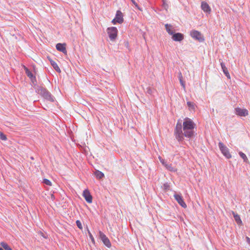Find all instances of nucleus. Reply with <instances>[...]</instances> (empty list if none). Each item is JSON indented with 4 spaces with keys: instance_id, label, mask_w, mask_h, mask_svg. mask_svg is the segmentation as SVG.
Masks as SVG:
<instances>
[{
    "instance_id": "obj_1",
    "label": "nucleus",
    "mask_w": 250,
    "mask_h": 250,
    "mask_svg": "<svg viewBox=\"0 0 250 250\" xmlns=\"http://www.w3.org/2000/svg\"><path fill=\"white\" fill-rule=\"evenodd\" d=\"M196 126L193 121L188 117L184 119L183 124L182 120H178L174 130L175 138L180 142L184 141V137L188 138H193L196 134L194 131Z\"/></svg>"
},
{
    "instance_id": "obj_2",
    "label": "nucleus",
    "mask_w": 250,
    "mask_h": 250,
    "mask_svg": "<svg viewBox=\"0 0 250 250\" xmlns=\"http://www.w3.org/2000/svg\"><path fill=\"white\" fill-rule=\"evenodd\" d=\"M36 89V92L45 99L51 102H53L54 101V98L53 96L45 87L41 86H38Z\"/></svg>"
},
{
    "instance_id": "obj_3",
    "label": "nucleus",
    "mask_w": 250,
    "mask_h": 250,
    "mask_svg": "<svg viewBox=\"0 0 250 250\" xmlns=\"http://www.w3.org/2000/svg\"><path fill=\"white\" fill-rule=\"evenodd\" d=\"M109 38L111 41H115L117 37L118 30L115 27H109L107 29Z\"/></svg>"
},
{
    "instance_id": "obj_4",
    "label": "nucleus",
    "mask_w": 250,
    "mask_h": 250,
    "mask_svg": "<svg viewBox=\"0 0 250 250\" xmlns=\"http://www.w3.org/2000/svg\"><path fill=\"white\" fill-rule=\"evenodd\" d=\"M218 146L222 153L227 158L229 159L231 155L229 151L228 148L222 142L218 143Z\"/></svg>"
},
{
    "instance_id": "obj_5",
    "label": "nucleus",
    "mask_w": 250,
    "mask_h": 250,
    "mask_svg": "<svg viewBox=\"0 0 250 250\" xmlns=\"http://www.w3.org/2000/svg\"><path fill=\"white\" fill-rule=\"evenodd\" d=\"M190 35L194 39L198 41L199 42H202L204 41L203 36L202 35L200 32L193 30L190 31Z\"/></svg>"
},
{
    "instance_id": "obj_6",
    "label": "nucleus",
    "mask_w": 250,
    "mask_h": 250,
    "mask_svg": "<svg viewBox=\"0 0 250 250\" xmlns=\"http://www.w3.org/2000/svg\"><path fill=\"white\" fill-rule=\"evenodd\" d=\"M23 68L25 70V74L27 77L29 78L33 84L34 85H36L37 84V80L35 76L33 74L27 67L23 66Z\"/></svg>"
},
{
    "instance_id": "obj_7",
    "label": "nucleus",
    "mask_w": 250,
    "mask_h": 250,
    "mask_svg": "<svg viewBox=\"0 0 250 250\" xmlns=\"http://www.w3.org/2000/svg\"><path fill=\"white\" fill-rule=\"evenodd\" d=\"M99 236L103 241L104 244L108 248H110L111 247V243L109 240V239L106 237V236L103 233L102 231H99Z\"/></svg>"
},
{
    "instance_id": "obj_8",
    "label": "nucleus",
    "mask_w": 250,
    "mask_h": 250,
    "mask_svg": "<svg viewBox=\"0 0 250 250\" xmlns=\"http://www.w3.org/2000/svg\"><path fill=\"white\" fill-rule=\"evenodd\" d=\"M175 199L177 201L178 204L183 208H187V205L184 202L183 197L178 194H175L174 195Z\"/></svg>"
},
{
    "instance_id": "obj_9",
    "label": "nucleus",
    "mask_w": 250,
    "mask_h": 250,
    "mask_svg": "<svg viewBox=\"0 0 250 250\" xmlns=\"http://www.w3.org/2000/svg\"><path fill=\"white\" fill-rule=\"evenodd\" d=\"M83 196L84 198L86 201L88 203L92 202V196L88 189H85L83 191Z\"/></svg>"
},
{
    "instance_id": "obj_10",
    "label": "nucleus",
    "mask_w": 250,
    "mask_h": 250,
    "mask_svg": "<svg viewBox=\"0 0 250 250\" xmlns=\"http://www.w3.org/2000/svg\"><path fill=\"white\" fill-rule=\"evenodd\" d=\"M236 115L240 116H246L248 115V111L246 109H242L239 107L235 109Z\"/></svg>"
},
{
    "instance_id": "obj_11",
    "label": "nucleus",
    "mask_w": 250,
    "mask_h": 250,
    "mask_svg": "<svg viewBox=\"0 0 250 250\" xmlns=\"http://www.w3.org/2000/svg\"><path fill=\"white\" fill-rule=\"evenodd\" d=\"M172 39L175 41L180 42L184 39V35L180 33H173Z\"/></svg>"
},
{
    "instance_id": "obj_12",
    "label": "nucleus",
    "mask_w": 250,
    "mask_h": 250,
    "mask_svg": "<svg viewBox=\"0 0 250 250\" xmlns=\"http://www.w3.org/2000/svg\"><path fill=\"white\" fill-rule=\"evenodd\" d=\"M66 44L65 43H59L56 44V49L62 52L64 54L67 53V51L66 49Z\"/></svg>"
},
{
    "instance_id": "obj_13",
    "label": "nucleus",
    "mask_w": 250,
    "mask_h": 250,
    "mask_svg": "<svg viewBox=\"0 0 250 250\" xmlns=\"http://www.w3.org/2000/svg\"><path fill=\"white\" fill-rule=\"evenodd\" d=\"M115 19L117 23H122L124 21L123 13L121 11L118 10L116 12Z\"/></svg>"
},
{
    "instance_id": "obj_14",
    "label": "nucleus",
    "mask_w": 250,
    "mask_h": 250,
    "mask_svg": "<svg viewBox=\"0 0 250 250\" xmlns=\"http://www.w3.org/2000/svg\"><path fill=\"white\" fill-rule=\"evenodd\" d=\"M202 9L205 12L209 13L211 11V9L209 5L205 1H203L201 3Z\"/></svg>"
},
{
    "instance_id": "obj_15",
    "label": "nucleus",
    "mask_w": 250,
    "mask_h": 250,
    "mask_svg": "<svg viewBox=\"0 0 250 250\" xmlns=\"http://www.w3.org/2000/svg\"><path fill=\"white\" fill-rule=\"evenodd\" d=\"M221 66L222 69L224 74L226 75V76L228 78L230 79V75H229V72L228 70V69L226 67V66H225V63L224 62H221Z\"/></svg>"
},
{
    "instance_id": "obj_16",
    "label": "nucleus",
    "mask_w": 250,
    "mask_h": 250,
    "mask_svg": "<svg viewBox=\"0 0 250 250\" xmlns=\"http://www.w3.org/2000/svg\"><path fill=\"white\" fill-rule=\"evenodd\" d=\"M232 214L233 216L235 221L237 223V224H242V222L240 217V216L234 211H232Z\"/></svg>"
},
{
    "instance_id": "obj_17",
    "label": "nucleus",
    "mask_w": 250,
    "mask_h": 250,
    "mask_svg": "<svg viewBox=\"0 0 250 250\" xmlns=\"http://www.w3.org/2000/svg\"><path fill=\"white\" fill-rule=\"evenodd\" d=\"M178 79L179 80V81H180L181 86L183 87L184 89L185 90L186 84H185V82L183 80V77L182 74L181 72H180L178 74Z\"/></svg>"
},
{
    "instance_id": "obj_18",
    "label": "nucleus",
    "mask_w": 250,
    "mask_h": 250,
    "mask_svg": "<svg viewBox=\"0 0 250 250\" xmlns=\"http://www.w3.org/2000/svg\"><path fill=\"white\" fill-rule=\"evenodd\" d=\"M50 62L51 65L53 66L54 69L57 72L60 73L61 72V70L60 68H59V67L58 66V65L57 64V63L55 62H54V61L52 60H50Z\"/></svg>"
},
{
    "instance_id": "obj_19",
    "label": "nucleus",
    "mask_w": 250,
    "mask_h": 250,
    "mask_svg": "<svg viewBox=\"0 0 250 250\" xmlns=\"http://www.w3.org/2000/svg\"><path fill=\"white\" fill-rule=\"evenodd\" d=\"M95 175L96 177L99 179H102L104 176V174L102 172L98 170L95 171Z\"/></svg>"
},
{
    "instance_id": "obj_20",
    "label": "nucleus",
    "mask_w": 250,
    "mask_h": 250,
    "mask_svg": "<svg viewBox=\"0 0 250 250\" xmlns=\"http://www.w3.org/2000/svg\"><path fill=\"white\" fill-rule=\"evenodd\" d=\"M165 167H166V168L167 169H168V170H169L170 171H171V172H175L177 171V169L174 167H172V165L171 164H166L165 165Z\"/></svg>"
},
{
    "instance_id": "obj_21",
    "label": "nucleus",
    "mask_w": 250,
    "mask_h": 250,
    "mask_svg": "<svg viewBox=\"0 0 250 250\" xmlns=\"http://www.w3.org/2000/svg\"><path fill=\"white\" fill-rule=\"evenodd\" d=\"M165 27L167 31L170 35H172L174 33V31L171 30L172 26L170 24H165Z\"/></svg>"
},
{
    "instance_id": "obj_22",
    "label": "nucleus",
    "mask_w": 250,
    "mask_h": 250,
    "mask_svg": "<svg viewBox=\"0 0 250 250\" xmlns=\"http://www.w3.org/2000/svg\"><path fill=\"white\" fill-rule=\"evenodd\" d=\"M239 154L240 156L243 159L244 162H245L246 163L249 162V160H248L247 157L244 153H243L241 151H240L239 152Z\"/></svg>"
},
{
    "instance_id": "obj_23",
    "label": "nucleus",
    "mask_w": 250,
    "mask_h": 250,
    "mask_svg": "<svg viewBox=\"0 0 250 250\" xmlns=\"http://www.w3.org/2000/svg\"><path fill=\"white\" fill-rule=\"evenodd\" d=\"M187 105L189 109H192L194 110L195 109V104L194 103L191 102H188Z\"/></svg>"
},
{
    "instance_id": "obj_24",
    "label": "nucleus",
    "mask_w": 250,
    "mask_h": 250,
    "mask_svg": "<svg viewBox=\"0 0 250 250\" xmlns=\"http://www.w3.org/2000/svg\"><path fill=\"white\" fill-rule=\"evenodd\" d=\"M0 245L5 250H12V249L6 243L1 242Z\"/></svg>"
},
{
    "instance_id": "obj_25",
    "label": "nucleus",
    "mask_w": 250,
    "mask_h": 250,
    "mask_svg": "<svg viewBox=\"0 0 250 250\" xmlns=\"http://www.w3.org/2000/svg\"><path fill=\"white\" fill-rule=\"evenodd\" d=\"M154 91V89L153 88L148 87L146 88V92L147 93L152 95Z\"/></svg>"
},
{
    "instance_id": "obj_26",
    "label": "nucleus",
    "mask_w": 250,
    "mask_h": 250,
    "mask_svg": "<svg viewBox=\"0 0 250 250\" xmlns=\"http://www.w3.org/2000/svg\"><path fill=\"white\" fill-rule=\"evenodd\" d=\"M42 182L43 184H45L46 185L49 186H52L51 182L49 180H48L47 179H44L43 180Z\"/></svg>"
},
{
    "instance_id": "obj_27",
    "label": "nucleus",
    "mask_w": 250,
    "mask_h": 250,
    "mask_svg": "<svg viewBox=\"0 0 250 250\" xmlns=\"http://www.w3.org/2000/svg\"><path fill=\"white\" fill-rule=\"evenodd\" d=\"M77 226L79 229H80L81 230L83 229V226L80 220H77L76 222Z\"/></svg>"
},
{
    "instance_id": "obj_28",
    "label": "nucleus",
    "mask_w": 250,
    "mask_h": 250,
    "mask_svg": "<svg viewBox=\"0 0 250 250\" xmlns=\"http://www.w3.org/2000/svg\"><path fill=\"white\" fill-rule=\"evenodd\" d=\"M0 139L3 141L7 140L6 136L2 132H0Z\"/></svg>"
},
{
    "instance_id": "obj_29",
    "label": "nucleus",
    "mask_w": 250,
    "mask_h": 250,
    "mask_svg": "<svg viewBox=\"0 0 250 250\" xmlns=\"http://www.w3.org/2000/svg\"><path fill=\"white\" fill-rule=\"evenodd\" d=\"M163 6L165 9H167L168 7V5L167 3V0H163Z\"/></svg>"
},
{
    "instance_id": "obj_30",
    "label": "nucleus",
    "mask_w": 250,
    "mask_h": 250,
    "mask_svg": "<svg viewBox=\"0 0 250 250\" xmlns=\"http://www.w3.org/2000/svg\"><path fill=\"white\" fill-rule=\"evenodd\" d=\"M88 234H89V237H90V238L91 239V240L92 242L93 243H94V242H95V241H94V237H93V235H92V234L91 233V232H90V231H89V230H88Z\"/></svg>"
},
{
    "instance_id": "obj_31",
    "label": "nucleus",
    "mask_w": 250,
    "mask_h": 250,
    "mask_svg": "<svg viewBox=\"0 0 250 250\" xmlns=\"http://www.w3.org/2000/svg\"><path fill=\"white\" fill-rule=\"evenodd\" d=\"M170 186L169 184L167 183L164 184V188L165 190H168L169 189Z\"/></svg>"
},
{
    "instance_id": "obj_32",
    "label": "nucleus",
    "mask_w": 250,
    "mask_h": 250,
    "mask_svg": "<svg viewBox=\"0 0 250 250\" xmlns=\"http://www.w3.org/2000/svg\"><path fill=\"white\" fill-rule=\"evenodd\" d=\"M159 160L161 162V163L165 166V165L167 164L166 162H165V160L162 159L161 157H159Z\"/></svg>"
},
{
    "instance_id": "obj_33",
    "label": "nucleus",
    "mask_w": 250,
    "mask_h": 250,
    "mask_svg": "<svg viewBox=\"0 0 250 250\" xmlns=\"http://www.w3.org/2000/svg\"><path fill=\"white\" fill-rule=\"evenodd\" d=\"M112 22L114 24L117 22V21H116V20L115 18L112 20Z\"/></svg>"
},
{
    "instance_id": "obj_34",
    "label": "nucleus",
    "mask_w": 250,
    "mask_h": 250,
    "mask_svg": "<svg viewBox=\"0 0 250 250\" xmlns=\"http://www.w3.org/2000/svg\"><path fill=\"white\" fill-rule=\"evenodd\" d=\"M131 2L135 5H137V3L134 0H131Z\"/></svg>"
},
{
    "instance_id": "obj_35",
    "label": "nucleus",
    "mask_w": 250,
    "mask_h": 250,
    "mask_svg": "<svg viewBox=\"0 0 250 250\" xmlns=\"http://www.w3.org/2000/svg\"><path fill=\"white\" fill-rule=\"evenodd\" d=\"M247 241L248 243H250V239L248 237H246Z\"/></svg>"
},
{
    "instance_id": "obj_36",
    "label": "nucleus",
    "mask_w": 250,
    "mask_h": 250,
    "mask_svg": "<svg viewBox=\"0 0 250 250\" xmlns=\"http://www.w3.org/2000/svg\"><path fill=\"white\" fill-rule=\"evenodd\" d=\"M51 198H52V199H53H53L54 198V195H53V194H52V195H51Z\"/></svg>"
},
{
    "instance_id": "obj_37",
    "label": "nucleus",
    "mask_w": 250,
    "mask_h": 250,
    "mask_svg": "<svg viewBox=\"0 0 250 250\" xmlns=\"http://www.w3.org/2000/svg\"><path fill=\"white\" fill-rule=\"evenodd\" d=\"M0 250H4L3 248H0Z\"/></svg>"
},
{
    "instance_id": "obj_38",
    "label": "nucleus",
    "mask_w": 250,
    "mask_h": 250,
    "mask_svg": "<svg viewBox=\"0 0 250 250\" xmlns=\"http://www.w3.org/2000/svg\"><path fill=\"white\" fill-rule=\"evenodd\" d=\"M125 44H126V45H128V43L127 42H126Z\"/></svg>"
}]
</instances>
